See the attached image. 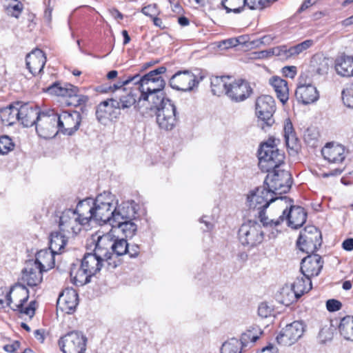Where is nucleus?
<instances>
[{
    "label": "nucleus",
    "instance_id": "obj_1",
    "mask_svg": "<svg viewBox=\"0 0 353 353\" xmlns=\"http://www.w3.org/2000/svg\"><path fill=\"white\" fill-rule=\"evenodd\" d=\"M286 196L276 197L264 184L263 186L252 190L247 197V202L250 212L254 216H258L263 225L268 226L271 224V219L265 216V210L270 204L276 200H286Z\"/></svg>",
    "mask_w": 353,
    "mask_h": 353
},
{
    "label": "nucleus",
    "instance_id": "obj_2",
    "mask_svg": "<svg viewBox=\"0 0 353 353\" xmlns=\"http://www.w3.org/2000/svg\"><path fill=\"white\" fill-rule=\"evenodd\" d=\"M28 289L23 285H16L8 292V307L31 319L35 314V302L31 301L27 307H24L23 303L28 301Z\"/></svg>",
    "mask_w": 353,
    "mask_h": 353
},
{
    "label": "nucleus",
    "instance_id": "obj_3",
    "mask_svg": "<svg viewBox=\"0 0 353 353\" xmlns=\"http://www.w3.org/2000/svg\"><path fill=\"white\" fill-rule=\"evenodd\" d=\"M114 196L110 192H103L94 199L92 221L99 223H109L112 225L114 216Z\"/></svg>",
    "mask_w": 353,
    "mask_h": 353
},
{
    "label": "nucleus",
    "instance_id": "obj_4",
    "mask_svg": "<svg viewBox=\"0 0 353 353\" xmlns=\"http://www.w3.org/2000/svg\"><path fill=\"white\" fill-rule=\"evenodd\" d=\"M263 184L274 195L287 193L291 188L292 178L291 174L281 167L268 172Z\"/></svg>",
    "mask_w": 353,
    "mask_h": 353
},
{
    "label": "nucleus",
    "instance_id": "obj_5",
    "mask_svg": "<svg viewBox=\"0 0 353 353\" xmlns=\"http://www.w3.org/2000/svg\"><path fill=\"white\" fill-rule=\"evenodd\" d=\"M259 167L263 172H270L284 163L285 154L278 148L264 145L258 150Z\"/></svg>",
    "mask_w": 353,
    "mask_h": 353
},
{
    "label": "nucleus",
    "instance_id": "obj_6",
    "mask_svg": "<svg viewBox=\"0 0 353 353\" xmlns=\"http://www.w3.org/2000/svg\"><path fill=\"white\" fill-rule=\"evenodd\" d=\"M256 114L261 122L259 124L261 129L266 130V128L271 127L274 123L273 114L276 110L275 101L270 95H263L256 99Z\"/></svg>",
    "mask_w": 353,
    "mask_h": 353
},
{
    "label": "nucleus",
    "instance_id": "obj_7",
    "mask_svg": "<svg viewBox=\"0 0 353 353\" xmlns=\"http://www.w3.org/2000/svg\"><path fill=\"white\" fill-rule=\"evenodd\" d=\"M35 127L39 137L46 139L54 137L59 132L57 112L53 110L42 111L39 114Z\"/></svg>",
    "mask_w": 353,
    "mask_h": 353
},
{
    "label": "nucleus",
    "instance_id": "obj_8",
    "mask_svg": "<svg viewBox=\"0 0 353 353\" xmlns=\"http://www.w3.org/2000/svg\"><path fill=\"white\" fill-rule=\"evenodd\" d=\"M307 212L305 209L299 205H291L290 208L285 209L281 215L276 219H271L270 226H278L286 221L289 227L292 229L301 228L306 221Z\"/></svg>",
    "mask_w": 353,
    "mask_h": 353
},
{
    "label": "nucleus",
    "instance_id": "obj_9",
    "mask_svg": "<svg viewBox=\"0 0 353 353\" xmlns=\"http://www.w3.org/2000/svg\"><path fill=\"white\" fill-rule=\"evenodd\" d=\"M59 131L67 136L73 135L79 128L81 123V115L77 111H63L57 113Z\"/></svg>",
    "mask_w": 353,
    "mask_h": 353
},
{
    "label": "nucleus",
    "instance_id": "obj_10",
    "mask_svg": "<svg viewBox=\"0 0 353 353\" xmlns=\"http://www.w3.org/2000/svg\"><path fill=\"white\" fill-rule=\"evenodd\" d=\"M86 337L79 332H71L61 337L59 344L63 353H83Z\"/></svg>",
    "mask_w": 353,
    "mask_h": 353
},
{
    "label": "nucleus",
    "instance_id": "obj_11",
    "mask_svg": "<svg viewBox=\"0 0 353 353\" xmlns=\"http://www.w3.org/2000/svg\"><path fill=\"white\" fill-rule=\"evenodd\" d=\"M157 123L161 130L170 131L174 129L178 121L176 108L172 102H167L165 106L156 110Z\"/></svg>",
    "mask_w": 353,
    "mask_h": 353
},
{
    "label": "nucleus",
    "instance_id": "obj_12",
    "mask_svg": "<svg viewBox=\"0 0 353 353\" xmlns=\"http://www.w3.org/2000/svg\"><path fill=\"white\" fill-rule=\"evenodd\" d=\"M85 225L81 221L80 215L71 209L64 210L59 217V226L61 231L66 232L72 236L77 235L81 230V227Z\"/></svg>",
    "mask_w": 353,
    "mask_h": 353
},
{
    "label": "nucleus",
    "instance_id": "obj_13",
    "mask_svg": "<svg viewBox=\"0 0 353 353\" xmlns=\"http://www.w3.org/2000/svg\"><path fill=\"white\" fill-rule=\"evenodd\" d=\"M252 93V89L249 83L243 79L231 80L226 90V96L233 102L239 103L245 101L250 97Z\"/></svg>",
    "mask_w": 353,
    "mask_h": 353
},
{
    "label": "nucleus",
    "instance_id": "obj_14",
    "mask_svg": "<svg viewBox=\"0 0 353 353\" xmlns=\"http://www.w3.org/2000/svg\"><path fill=\"white\" fill-rule=\"evenodd\" d=\"M305 326L301 321H294L286 325L277 335L276 339L281 345L290 346L303 336Z\"/></svg>",
    "mask_w": 353,
    "mask_h": 353
},
{
    "label": "nucleus",
    "instance_id": "obj_15",
    "mask_svg": "<svg viewBox=\"0 0 353 353\" xmlns=\"http://www.w3.org/2000/svg\"><path fill=\"white\" fill-rule=\"evenodd\" d=\"M172 88L183 92H189L199 84L196 76L189 70L179 71L170 79Z\"/></svg>",
    "mask_w": 353,
    "mask_h": 353
},
{
    "label": "nucleus",
    "instance_id": "obj_16",
    "mask_svg": "<svg viewBox=\"0 0 353 353\" xmlns=\"http://www.w3.org/2000/svg\"><path fill=\"white\" fill-rule=\"evenodd\" d=\"M94 245L93 252L85 253L81 263L83 269L92 276L97 275L101 270V256H105V252L101 249V244Z\"/></svg>",
    "mask_w": 353,
    "mask_h": 353
},
{
    "label": "nucleus",
    "instance_id": "obj_17",
    "mask_svg": "<svg viewBox=\"0 0 353 353\" xmlns=\"http://www.w3.org/2000/svg\"><path fill=\"white\" fill-rule=\"evenodd\" d=\"M295 97L299 102L307 105L316 102L319 99V93L314 85L301 79L295 91Z\"/></svg>",
    "mask_w": 353,
    "mask_h": 353
},
{
    "label": "nucleus",
    "instance_id": "obj_18",
    "mask_svg": "<svg viewBox=\"0 0 353 353\" xmlns=\"http://www.w3.org/2000/svg\"><path fill=\"white\" fill-rule=\"evenodd\" d=\"M323 265V261L320 255L312 254L302 259L301 272L304 276L310 279L319 274Z\"/></svg>",
    "mask_w": 353,
    "mask_h": 353
},
{
    "label": "nucleus",
    "instance_id": "obj_19",
    "mask_svg": "<svg viewBox=\"0 0 353 353\" xmlns=\"http://www.w3.org/2000/svg\"><path fill=\"white\" fill-rule=\"evenodd\" d=\"M121 92L114 95L112 101L113 106L116 109H127L132 106L139 99L140 94L137 88L128 90H120Z\"/></svg>",
    "mask_w": 353,
    "mask_h": 353
},
{
    "label": "nucleus",
    "instance_id": "obj_20",
    "mask_svg": "<svg viewBox=\"0 0 353 353\" xmlns=\"http://www.w3.org/2000/svg\"><path fill=\"white\" fill-rule=\"evenodd\" d=\"M78 294L73 289H65L59 295L57 305V308L66 314L73 313L78 305Z\"/></svg>",
    "mask_w": 353,
    "mask_h": 353
},
{
    "label": "nucleus",
    "instance_id": "obj_21",
    "mask_svg": "<svg viewBox=\"0 0 353 353\" xmlns=\"http://www.w3.org/2000/svg\"><path fill=\"white\" fill-rule=\"evenodd\" d=\"M57 245L58 244H54ZM59 252H54L53 248L51 247L49 249L41 250L37 252L35 256V260L32 261V263H36L39 266L43 272H46L49 269L52 268L54 265V256L55 254H61L62 250L64 249V246L66 244H59Z\"/></svg>",
    "mask_w": 353,
    "mask_h": 353
},
{
    "label": "nucleus",
    "instance_id": "obj_22",
    "mask_svg": "<svg viewBox=\"0 0 353 353\" xmlns=\"http://www.w3.org/2000/svg\"><path fill=\"white\" fill-rule=\"evenodd\" d=\"M26 63L30 72L35 76L43 71L46 57L41 50L36 48L26 55Z\"/></svg>",
    "mask_w": 353,
    "mask_h": 353
},
{
    "label": "nucleus",
    "instance_id": "obj_23",
    "mask_svg": "<svg viewBox=\"0 0 353 353\" xmlns=\"http://www.w3.org/2000/svg\"><path fill=\"white\" fill-rule=\"evenodd\" d=\"M43 272L39 266L32 263V261H29L22 270L21 281L29 286H36L41 282Z\"/></svg>",
    "mask_w": 353,
    "mask_h": 353
},
{
    "label": "nucleus",
    "instance_id": "obj_24",
    "mask_svg": "<svg viewBox=\"0 0 353 353\" xmlns=\"http://www.w3.org/2000/svg\"><path fill=\"white\" fill-rule=\"evenodd\" d=\"M136 85H138L137 88L141 94H151L163 90L165 85V82L163 78H145L140 77L136 81Z\"/></svg>",
    "mask_w": 353,
    "mask_h": 353
},
{
    "label": "nucleus",
    "instance_id": "obj_25",
    "mask_svg": "<svg viewBox=\"0 0 353 353\" xmlns=\"http://www.w3.org/2000/svg\"><path fill=\"white\" fill-rule=\"evenodd\" d=\"M42 111L37 106L28 103H20V117L19 121L24 127H31L36 125L39 114Z\"/></svg>",
    "mask_w": 353,
    "mask_h": 353
},
{
    "label": "nucleus",
    "instance_id": "obj_26",
    "mask_svg": "<svg viewBox=\"0 0 353 353\" xmlns=\"http://www.w3.org/2000/svg\"><path fill=\"white\" fill-rule=\"evenodd\" d=\"M284 137L288 149L292 153L296 154L301 148L300 140L297 138L291 121H285Z\"/></svg>",
    "mask_w": 353,
    "mask_h": 353
},
{
    "label": "nucleus",
    "instance_id": "obj_27",
    "mask_svg": "<svg viewBox=\"0 0 353 353\" xmlns=\"http://www.w3.org/2000/svg\"><path fill=\"white\" fill-rule=\"evenodd\" d=\"M321 153L324 159L331 163H341L345 159V148L341 145L327 143Z\"/></svg>",
    "mask_w": 353,
    "mask_h": 353
},
{
    "label": "nucleus",
    "instance_id": "obj_28",
    "mask_svg": "<svg viewBox=\"0 0 353 353\" xmlns=\"http://www.w3.org/2000/svg\"><path fill=\"white\" fill-rule=\"evenodd\" d=\"M134 209L129 205L114 206V216L112 218V228H116V225L123 223V221H132L135 217Z\"/></svg>",
    "mask_w": 353,
    "mask_h": 353
},
{
    "label": "nucleus",
    "instance_id": "obj_29",
    "mask_svg": "<svg viewBox=\"0 0 353 353\" xmlns=\"http://www.w3.org/2000/svg\"><path fill=\"white\" fill-rule=\"evenodd\" d=\"M20 103L10 105L0 110V118L5 125H12L19 121Z\"/></svg>",
    "mask_w": 353,
    "mask_h": 353
},
{
    "label": "nucleus",
    "instance_id": "obj_30",
    "mask_svg": "<svg viewBox=\"0 0 353 353\" xmlns=\"http://www.w3.org/2000/svg\"><path fill=\"white\" fill-rule=\"evenodd\" d=\"M78 88L72 84L60 82H54L46 88V92L56 96L65 97L75 94Z\"/></svg>",
    "mask_w": 353,
    "mask_h": 353
},
{
    "label": "nucleus",
    "instance_id": "obj_31",
    "mask_svg": "<svg viewBox=\"0 0 353 353\" xmlns=\"http://www.w3.org/2000/svg\"><path fill=\"white\" fill-rule=\"evenodd\" d=\"M93 202H94V199L92 198H87L80 201L77 205L76 210H74L80 215L83 223L85 225L92 221L93 216L92 209H94Z\"/></svg>",
    "mask_w": 353,
    "mask_h": 353
},
{
    "label": "nucleus",
    "instance_id": "obj_32",
    "mask_svg": "<svg viewBox=\"0 0 353 353\" xmlns=\"http://www.w3.org/2000/svg\"><path fill=\"white\" fill-rule=\"evenodd\" d=\"M270 84L273 87L277 98L285 104L289 99V88L285 79L279 77H273L270 79Z\"/></svg>",
    "mask_w": 353,
    "mask_h": 353
},
{
    "label": "nucleus",
    "instance_id": "obj_33",
    "mask_svg": "<svg viewBox=\"0 0 353 353\" xmlns=\"http://www.w3.org/2000/svg\"><path fill=\"white\" fill-rule=\"evenodd\" d=\"M337 73L345 77H353V57L342 55L336 60Z\"/></svg>",
    "mask_w": 353,
    "mask_h": 353
},
{
    "label": "nucleus",
    "instance_id": "obj_34",
    "mask_svg": "<svg viewBox=\"0 0 353 353\" xmlns=\"http://www.w3.org/2000/svg\"><path fill=\"white\" fill-rule=\"evenodd\" d=\"M141 100L152 103L156 110H158L159 108L165 106L167 102H172L170 99L165 97L163 90L151 94H139V101Z\"/></svg>",
    "mask_w": 353,
    "mask_h": 353
},
{
    "label": "nucleus",
    "instance_id": "obj_35",
    "mask_svg": "<svg viewBox=\"0 0 353 353\" xmlns=\"http://www.w3.org/2000/svg\"><path fill=\"white\" fill-rule=\"evenodd\" d=\"M321 239V233L314 225H307L302 231L296 243H316Z\"/></svg>",
    "mask_w": 353,
    "mask_h": 353
},
{
    "label": "nucleus",
    "instance_id": "obj_36",
    "mask_svg": "<svg viewBox=\"0 0 353 353\" xmlns=\"http://www.w3.org/2000/svg\"><path fill=\"white\" fill-rule=\"evenodd\" d=\"M116 228L121 231L122 236L115 239L113 243H127L137 231V225L132 221H123L116 225Z\"/></svg>",
    "mask_w": 353,
    "mask_h": 353
},
{
    "label": "nucleus",
    "instance_id": "obj_37",
    "mask_svg": "<svg viewBox=\"0 0 353 353\" xmlns=\"http://www.w3.org/2000/svg\"><path fill=\"white\" fill-rule=\"evenodd\" d=\"M230 80L231 77L230 76L212 77L210 79V83L213 94L217 96L226 95V90Z\"/></svg>",
    "mask_w": 353,
    "mask_h": 353
},
{
    "label": "nucleus",
    "instance_id": "obj_38",
    "mask_svg": "<svg viewBox=\"0 0 353 353\" xmlns=\"http://www.w3.org/2000/svg\"><path fill=\"white\" fill-rule=\"evenodd\" d=\"M112 101H114V98L105 100L98 105L96 110V117L99 121L103 122L105 119H112L114 109H116L113 106Z\"/></svg>",
    "mask_w": 353,
    "mask_h": 353
},
{
    "label": "nucleus",
    "instance_id": "obj_39",
    "mask_svg": "<svg viewBox=\"0 0 353 353\" xmlns=\"http://www.w3.org/2000/svg\"><path fill=\"white\" fill-rule=\"evenodd\" d=\"M341 335L347 341H353V316H346L339 326Z\"/></svg>",
    "mask_w": 353,
    "mask_h": 353
},
{
    "label": "nucleus",
    "instance_id": "obj_40",
    "mask_svg": "<svg viewBox=\"0 0 353 353\" xmlns=\"http://www.w3.org/2000/svg\"><path fill=\"white\" fill-rule=\"evenodd\" d=\"M290 286L300 298L304 293L309 292L312 289V282L310 279L307 277H297Z\"/></svg>",
    "mask_w": 353,
    "mask_h": 353
},
{
    "label": "nucleus",
    "instance_id": "obj_41",
    "mask_svg": "<svg viewBox=\"0 0 353 353\" xmlns=\"http://www.w3.org/2000/svg\"><path fill=\"white\" fill-rule=\"evenodd\" d=\"M101 249L105 252V256H101V263L103 265L106 263L107 269L108 270H113L118 267L121 263V261L114 252H112L109 249L104 248L101 244Z\"/></svg>",
    "mask_w": 353,
    "mask_h": 353
},
{
    "label": "nucleus",
    "instance_id": "obj_42",
    "mask_svg": "<svg viewBox=\"0 0 353 353\" xmlns=\"http://www.w3.org/2000/svg\"><path fill=\"white\" fill-rule=\"evenodd\" d=\"M71 279L73 283L76 285L83 286L90 282V279L92 276L88 272H86L81 265L79 269L77 271L75 274L74 275V272H70Z\"/></svg>",
    "mask_w": 353,
    "mask_h": 353
},
{
    "label": "nucleus",
    "instance_id": "obj_43",
    "mask_svg": "<svg viewBox=\"0 0 353 353\" xmlns=\"http://www.w3.org/2000/svg\"><path fill=\"white\" fill-rule=\"evenodd\" d=\"M280 294L281 296V302L285 305H289L299 299L293 288L288 285H285L281 288Z\"/></svg>",
    "mask_w": 353,
    "mask_h": 353
},
{
    "label": "nucleus",
    "instance_id": "obj_44",
    "mask_svg": "<svg viewBox=\"0 0 353 353\" xmlns=\"http://www.w3.org/2000/svg\"><path fill=\"white\" fill-rule=\"evenodd\" d=\"M221 5L227 13H240L245 6L244 0H222Z\"/></svg>",
    "mask_w": 353,
    "mask_h": 353
},
{
    "label": "nucleus",
    "instance_id": "obj_45",
    "mask_svg": "<svg viewBox=\"0 0 353 353\" xmlns=\"http://www.w3.org/2000/svg\"><path fill=\"white\" fill-rule=\"evenodd\" d=\"M139 78V74H135L132 77H119L117 80V82L113 83L112 85V89H113V93L114 95L116 94L120 93V90H128V88H125V85H128L130 83H133L136 85V81Z\"/></svg>",
    "mask_w": 353,
    "mask_h": 353
},
{
    "label": "nucleus",
    "instance_id": "obj_46",
    "mask_svg": "<svg viewBox=\"0 0 353 353\" xmlns=\"http://www.w3.org/2000/svg\"><path fill=\"white\" fill-rule=\"evenodd\" d=\"M14 142L9 136L2 135L0 137V154H8L14 150Z\"/></svg>",
    "mask_w": 353,
    "mask_h": 353
},
{
    "label": "nucleus",
    "instance_id": "obj_47",
    "mask_svg": "<svg viewBox=\"0 0 353 353\" xmlns=\"http://www.w3.org/2000/svg\"><path fill=\"white\" fill-rule=\"evenodd\" d=\"M221 353H241L239 341L232 339L225 342L221 348Z\"/></svg>",
    "mask_w": 353,
    "mask_h": 353
},
{
    "label": "nucleus",
    "instance_id": "obj_48",
    "mask_svg": "<svg viewBox=\"0 0 353 353\" xmlns=\"http://www.w3.org/2000/svg\"><path fill=\"white\" fill-rule=\"evenodd\" d=\"M23 9V5L17 0L9 3L6 8L8 14L18 18Z\"/></svg>",
    "mask_w": 353,
    "mask_h": 353
},
{
    "label": "nucleus",
    "instance_id": "obj_49",
    "mask_svg": "<svg viewBox=\"0 0 353 353\" xmlns=\"http://www.w3.org/2000/svg\"><path fill=\"white\" fill-rule=\"evenodd\" d=\"M269 54L279 57L280 59L288 60L287 45H281L270 49Z\"/></svg>",
    "mask_w": 353,
    "mask_h": 353
},
{
    "label": "nucleus",
    "instance_id": "obj_50",
    "mask_svg": "<svg viewBox=\"0 0 353 353\" xmlns=\"http://www.w3.org/2000/svg\"><path fill=\"white\" fill-rule=\"evenodd\" d=\"M69 235L66 232H63L61 230L60 231L52 232L49 236V243H57L58 241L67 243L70 239Z\"/></svg>",
    "mask_w": 353,
    "mask_h": 353
},
{
    "label": "nucleus",
    "instance_id": "obj_51",
    "mask_svg": "<svg viewBox=\"0 0 353 353\" xmlns=\"http://www.w3.org/2000/svg\"><path fill=\"white\" fill-rule=\"evenodd\" d=\"M342 99L345 106L353 108V85L342 91Z\"/></svg>",
    "mask_w": 353,
    "mask_h": 353
},
{
    "label": "nucleus",
    "instance_id": "obj_52",
    "mask_svg": "<svg viewBox=\"0 0 353 353\" xmlns=\"http://www.w3.org/2000/svg\"><path fill=\"white\" fill-rule=\"evenodd\" d=\"M79 90L76 92L75 94L72 96H68L71 101L68 102V105L79 106L85 104L88 101V97L83 94H78Z\"/></svg>",
    "mask_w": 353,
    "mask_h": 353
},
{
    "label": "nucleus",
    "instance_id": "obj_53",
    "mask_svg": "<svg viewBox=\"0 0 353 353\" xmlns=\"http://www.w3.org/2000/svg\"><path fill=\"white\" fill-rule=\"evenodd\" d=\"M130 244H112L110 249L112 252H114L118 257L124 254H128L129 252Z\"/></svg>",
    "mask_w": 353,
    "mask_h": 353
},
{
    "label": "nucleus",
    "instance_id": "obj_54",
    "mask_svg": "<svg viewBox=\"0 0 353 353\" xmlns=\"http://www.w3.org/2000/svg\"><path fill=\"white\" fill-rule=\"evenodd\" d=\"M257 333L254 334L252 331L248 330V332L243 334L241 336L242 343H248L250 341L252 343H255L260 337L262 332L259 330H256Z\"/></svg>",
    "mask_w": 353,
    "mask_h": 353
},
{
    "label": "nucleus",
    "instance_id": "obj_55",
    "mask_svg": "<svg viewBox=\"0 0 353 353\" xmlns=\"http://www.w3.org/2000/svg\"><path fill=\"white\" fill-rule=\"evenodd\" d=\"M272 308L266 303H261L258 307V314L262 318H267L271 316Z\"/></svg>",
    "mask_w": 353,
    "mask_h": 353
},
{
    "label": "nucleus",
    "instance_id": "obj_56",
    "mask_svg": "<svg viewBox=\"0 0 353 353\" xmlns=\"http://www.w3.org/2000/svg\"><path fill=\"white\" fill-rule=\"evenodd\" d=\"M314 42L312 39H307L301 43L295 45L297 54L299 55L304 51L307 50V49L311 48L314 45Z\"/></svg>",
    "mask_w": 353,
    "mask_h": 353
},
{
    "label": "nucleus",
    "instance_id": "obj_57",
    "mask_svg": "<svg viewBox=\"0 0 353 353\" xmlns=\"http://www.w3.org/2000/svg\"><path fill=\"white\" fill-rule=\"evenodd\" d=\"M166 72V68L164 66L159 67L158 68H156L153 70H151L148 73L143 75V77L145 78H150V79H154V78H162L161 77V74H163Z\"/></svg>",
    "mask_w": 353,
    "mask_h": 353
},
{
    "label": "nucleus",
    "instance_id": "obj_58",
    "mask_svg": "<svg viewBox=\"0 0 353 353\" xmlns=\"http://www.w3.org/2000/svg\"><path fill=\"white\" fill-rule=\"evenodd\" d=\"M341 303L336 299H329L326 302L327 310L330 312L338 311L341 308Z\"/></svg>",
    "mask_w": 353,
    "mask_h": 353
},
{
    "label": "nucleus",
    "instance_id": "obj_59",
    "mask_svg": "<svg viewBox=\"0 0 353 353\" xmlns=\"http://www.w3.org/2000/svg\"><path fill=\"white\" fill-rule=\"evenodd\" d=\"M93 241H95V243H100L101 241H111L112 240V236L110 233L103 234L101 232H97L95 233L94 235L92 236Z\"/></svg>",
    "mask_w": 353,
    "mask_h": 353
},
{
    "label": "nucleus",
    "instance_id": "obj_60",
    "mask_svg": "<svg viewBox=\"0 0 353 353\" xmlns=\"http://www.w3.org/2000/svg\"><path fill=\"white\" fill-rule=\"evenodd\" d=\"M283 74L287 77L293 79L296 74V66H285L282 69Z\"/></svg>",
    "mask_w": 353,
    "mask_h": 353
},
{
    "label": "nucleus",
    "instance_id": "obj_61",
    "mask_svg": "<svg viewBox=\"0 0 353 353\" xmlns=\"http://www.w3.org/2000/svg\"><path fill=\"white\" fill-rule=\"evenodd\" d=\"M251 229L248 230V227L247 225H242L239 231V235L241 239L243 237H245V241L243 243H249L251 239H248V236L250 234Z\"/></svg>",
    "mask_w": 353,
    "mask_h": 353
},
{
    "label": "nucleus",
    "instance_id": "obj_62",
    "mask_svg": "<svg viewBox=\"0 0 353 353\" xmlns=\"http://www.w3.org/2000/svg\"><path fill=\"white\" fill-rule=\"evenodd\" d=\"M8 307V292L0 289V308Z\"/></svg>",
    "mask_w": 353,
    "mask_h": 353
},
{
    "label": "nucleus",
    "instance_id": "obj_63",
    "mask_svg": "<svg viewBox=\"0 0 353 353\" xmlns=\"http://www.w3.org/2000/svg\"><path fill=\"white\" fill-rule=\"evenodd\" d=\"M208 218L205 216H202L200 219V222L205 225V228H203V231L209 232L211 231L214 228V223L206 219Z\"/></svg>",
    "mask_w": 353,
    "mask_h": 353
},
{
    "label": "nucleus",
    "instance_id": "obj_64",
    "mask_svg": "<svg viewBox=\"0 0 353 353\" xmlns=\"http://www.w3.org/2000/svg\"><path fill=\"white\" fill-rule=\"evenodd\" d=\"M139 252V247L138 244H130L129 252H128V254H129L130 257H135L138 255Z\"/></svg>",
    "mask_w": 353,
    "mask_h": 353
}]
</instances>
